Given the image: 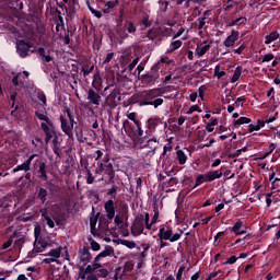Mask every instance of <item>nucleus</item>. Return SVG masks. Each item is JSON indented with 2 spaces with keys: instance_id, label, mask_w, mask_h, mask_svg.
Masks as SVG:
<instances>
[{
  "instance_id": "nucleus-18",
  "label": "nucleus",
  "mask_w": 280,
  "mask_h": 280,
  "mask_svg": "<svg viewBox=\"0 0 280 280\" xmlns=\"http://www.w3.org/2000/svg\"><path fill=\"white\" fill-rule=\"evenodd\" d=\"M47 196H49V191L43 187H36V200L40 202V205H45L47 202Z\"/></svg>"
},
{
  "instance_id": "nucleus-48",
  "label": "nucleus",
  "mask_w": 280,
  "mask_h": 280,
  "mask_svg": "<svg viewBox=\"0 0 280 280\" xmlns=\"http://www.w3.org/2000/svg\"><path fill=\"white\" fill-rule=\"evenodd\" d=\"M202 183H205L202 179V176L200 174L197 175L195 185L192 187H190L189 191H191V189H196V187H200V185H202Z\"/></svg>"
},
{
  "instance_id": "nucleus-27",
  "label": "nucleus",
  "mask_w": 280,
  "mask_h": 280,
  "mask_svg": "<svg viewBox=\"0 0 280 280\" xmlns=\"http://www.w3.org/2000/svg\"><path fill=\"white\" fill-rule=\"evenodd\" d=\"M124 27L127 30L128 34H137V26L133 21L127 20Z\"/></svg>"
},
{
  "instance_id": "nucleus-63",
  "label": "nucleus",
  "mask_w": 280,
  "mask_h": 280,
  "mask_svg": "<svg viewBox=\"0 0 280 280\" xmlns=\"http://www.w3.org/2000/svg\"><path fill=\"white\" fill-rule=\"evenodd\" d=\"M222 271H213L209 275V277L206 280H218V275H220Z\"/></svg>"
},
{
  "instance_id": "nucleus-29",
  "label": "nucleus",
  "mask_w": 280,
  "mask_h": 280,
  "mask_svg": "<svg viewBox=\"0 0 280 280\" xmlns=\"http://www.w3.org/2000/svg\"><path fill=\"white\" fill-rule=\"evenodd\" d=\"M277 38H279V32H271L269 35L265 36V45H270V43H275Z\"/></svg>"
},
{
  "instance_id": "nucleus-14",
  "label": "nucleus",
  "mask_w": 280,
  "mask_h": 280,
  "mask_svg": "<svg viewBox=\"0 0 280 280\" xmlns=\"http://www.w3.org/2000/svg\"><path fill=\"white\" fill-rule=\"evenodd\" d=\"M105 212L107 213V220H113L115 218L117 206H115V201L113 199L107 200L104 203Z\"/></svg>"
},
{
  "instance_id": "nucleus-43",
  "label": "nucleus",
  "mask_w": 280,
  "mask_h": 280,
  "mask_svg": "<svg viewBox=\"0 0 280 280\" xmlns=\"http://www.w3.org/2000/svg\"><path fill=\"white\" fill-rule=\"evenodd\" d=\"M96 272V277L102 278V279H106V277H108V269H98L95 271Z\"/></svg>"
},
{
  "instance_id": "nucleus-5",
  "label": "nucleus",
  "mask_w": 280,
  "mask_h": 280,
  "mask_svg": "<svg viewBox=\"0 0 280 280\" xmlns=\"http://www.w3.org/2000/svg\"><path fill=\"white\" fill-rule=\"evenodd\" d=\"M96 172L98 174H105L108 176V183L114 184L115 183V168L113 166V163H98V167L96 168Z\"/></svg>"
},
{
  "instance_id": "nucleus-37",
  "label": "nucleus",
  "mask_w": 280,
  "mask_h": 280,
  "mask_svg": "<svg viewBox=\"0 0 280 280\" xmlns=\"http://www.w3.org/2000/svg\"><path fill=\"white\" fill-rule=\"evenodd\" d=\"M23 82H25V79L23 78L22 73H18L13 79H12V84L14 86H19L20 84H23Z\"/></svg>"
},
{
  "instance_id": "nucleus-41",
  "label": "nucleus",
  "mask_w": 280,
  "mask_h": 280,
  "mask_svg": "<svg viewBox=\"0 0 280 280\" xmlns=\"http://www.w3.org/2000/svg\"><path fill=\"white\" fill-rule=\"evenodd\" d=\"M94 69H95V66H93V65L90 68H89V66H83L81 69L83 77L86 78V75H89L90 73H93Z\"/></svg>"
},
{
  "instance_id": "nucleus-46",
  "label": "nucleus",
  "mask_w": 280,
  "mask_h": 280,
  "mask_svg": "<svg viewBox=\"0 0 280 280\" xmlns=\"http://www.w3.org/2000/svg\"><path fill=\"white\" fill-rule=\"evenodd\" d=\"M135 269V262L130 261H126L124 265V271L125 272H132V270Z\"/></svg>"
},
{
  "instance_id": "nucleus-60",
  "label": "nucleus",
  "mask_w": 280,
  "mask_h": 280,
  "mask_svg": "<svg viewBox=\"0 0 280 280\" xmlns=\"http://www.w3.org/2000/svg\"><path fill=\"white\" fill-rule=\"evenodd\" d=\"M237 261V258L235 256H231L230 258L226 259V261L222 262V266H233Z\"/></svg>"
},
{
  "instance_id": "nucleus-52",
  "label": "nucleus",
  "mask_w": 280,
  "mask_h": 280,
  "mask_svg": "<svg viewBox=\"0 0 280 280\" xmlns=\"http://www.w3.org/2000/svg\"><path fill=\"white\" fill-rule=\"evenodd\" d=\"M244 102H246V96H240L234 102V105L236 106V108H240V106H244Z\"/></svg>"
},
{
  "instance_id": "nucleus-20",
  "label": "nucleus",
  "mask_w": 280,
  "mask_h": 280,
  "mask_svg": "<svg viewBox=\"0 0 280 280\" xmlns=\"http://www.w3.org/2000/svg\"><path fill=\"white\" fill-rule=\"evenodd\" d=\"M135 135L133 137H138L141 141V143H143V139H145V137H143V128L141 125V120H135Z\"/></svg>"
},
{
  "instance_id": "nucleus-6",
  "label": "nucleus",
  "mask_w": 280,
  "mask_h": 280,
  "mask_svg": "<svg viewBox=\"0 0 280 280\" xmlns=\"http://www.w3.org/2000/svg\"><path fill=\"white\" fill-rule=\"evenodd\" d=\"M145 229V223L143 222V214L137 217L131 225V235L135 237L142 235Z\"/></svg>"
},
{
  "instance_id": "nucleus-30",
  "label": "nucleus",
  "mask_w": 280,
  "mask_h": 280,
  "mask_svg": "<svg viewBox=\"0 0 280 280\" xmlns=\"http://www.w3.org/2000/svg\"><path fill=\"white\" fill-rule=\"evenodd\" d=\"M84 165H85V172H86V174H88L86 184H88V185H93V183H95V177L93 176V173H92L91 170L89 168V163L85 162Z\"/></svg>"
},
{
  "instance_id": "nucleus-15",
  "label": "nucleus",
  "mask_w": 280,
  "mask_h": 280,
  "mask_svg": "<svg viewBox=\"0 0 280 280\" xmlns=\"http://www.w3.org/2000/svg\"><path fill=\"white\" fill-rule=\"evenodd\" d=\"M37 174H38L37 178H39V180H44V182L49 180V176L47 175V163H45L44 161L38 162Z\"/></svg>"
},
{
  "instance_id": "nucleus-50",
  "label": "nucleus",
  "mask_w": 280,
  "mask_h": 280,
  "mask_svg": "<svg viewBox=\"0 0 280 280\" xmlns=\"http://www.w3.org/2000/svg\"><path fill=\"white\" fill-rule=\"evenodd\" d=\"M137 65H139V57H136L132 62H130L127 67L128 71L131 73V71H133V69L137 67Z\"/></svg>"
},
{
  "instance_id": "nucleus-11",
  "label": "nucleus",
  "mask_w": 280,
  "mask_h": 280,
  "mask_svg": "<svg viewBox=\"0 0 280 280\" xmlns=\"http://www.w3.org/2000/svg\"><path fill=\"white\" fill-rule=\"evenodd\" d=\"M79 259L83 266L90 264L91 259H93V255H91V247L83 246V248L79 250Z\"/></svg>"
},
{
  "instance_id": "nucleus-39",
  "label": "nucleus",
  "mask_w": 280,
  "mask_h": 280,
  "mask_svg": "<svg viewBox=\"0 0 280 280\" xmlns=\"http://www.w3.org/2000/svg\"><path fill=\"white\" fill-rule=\"evenodd\" d=\"M100 215H102V213L97 212L95 217H92L90 219V229H95V226H97V221L100 220Z\"/></svg>"
},
{
  "instance_id": "nucleus-47",
  "label": "nucleus",
  "mask_w": 280,
  "mask_h": 280,
  "mask_svg": "<svg viewBox=\"0 0 280 280\" xmlns=\"http://www.w3.org/2000/svg\"><path fill=\"white\" fill-rule=\"evenodd\" d=\"M153 212H154V215L152 217L151 222L152 224H156L159 220V206H156V203H154Z\"/></svg>"
},
{
  "instance_id": "nucleus-49",
  "label": "nucleus",
  "mask_w": 280,
  "mask_h": 280,
  "mask_svg": "<svg viewBox=\"0 0 280 280\" xmlns=\"http://www.w3.org/2000/svg\"><path fill=\"white\" fill-rule=\"evenodd\" d=\"M67 116L69 118V122L75 126V116L73 115V112L71 109L67 108L66 109Z\"/></svg>"
},
{
  "instance_id": "nucleus-34",
  "label": "nucleus",
  "mask_w": 280,
  "mask_h": 280,
  "mask_svg": "<svg viewBox=\"0 0 280 280\" xmlns=\"http://www.w3.org/2000/svg\"><path fill=\"white\" fill-rule=\"evenodd\" d=\"M177 160L179 165H185L187 163V155L183 150L177 151Z\"/></svg>"
},
{
  "instance_id": "nucleus-53",
  "label": "nucleus",
  "mask_w": 280,
  "mask_h": 280,
  "mask_svg": "<svg viewBox=\"0 0 280 280\" xmlns=\"http://www.w3.org/2000/svg\"><path fill=\"white\" fill-rule=\"evenodd\" d=\"M90 244H91L92 250H94L96 253H97V250H101V248H102V246L100 245V243H97V241L91 240Z\"/></svg>"
},
{
  "instance_id": "nucleus-28",
  "label": "nucleus",
  "mask_w": 280,
  "mask_h": 280,
  "mask_svg": "<svg viewBox=\"0 0 280 280\" xmlns=\"http://www.w3.org/2000/svg\"><path fill=\"white\" fill-rule=\"evenodd\" d=\"M246 18L241 16L238 19L232 20L226 24V27H235V25H246Z\"/></svg>"
},
{
  "instance_id": "nucleus-26",
  "label": "nucleus",
  "mask_w": 280,
  "mask_h": 280,
  "mask_svg": "<svg viewBox=\"0 0 280 280\" xmlns=\"http://www.w3.org/2000/svg\"><path fill=\"white\" fill-rule=\"evenodd\" d=\"M37 54L40 56L43 62H51V60H54V57L50 55H47L43 47H39L37 49Z\"/></svg>"
},
{
  "instance_id": "nucleus-55",
  "label": "nucleus",
  "mask_w": 280,
  "mask_h": 280,
  "mask_svg": "<svg viewBox=\"0 0 280 280\" xmlns=\"http://www.w3.org/2000/svg\"><path fill=\"white\" fill-rule=\"evenodd\" d=\"M116 5H119V0H113L105 2V8L114 9Z\"/></svg>"
},
{
  "instance_id": "nucleus-36",
  "label": "nucleus",
  "mask_w": 280,
  "mask_h": 280,
  "mask_svg": "<svg viewBox=\"0 0 280 280\" xmlns=\"http://www.w3.org/2000/svg\"><path fill=\"white\" fill-rule=\"evenodd\" d=\"M211 49V45L207 44L203 47H197L196 51H197V56H199V58H202V56H205V54H207V51Z\"/></svg>"
},
{
  "instance_id": "nucleus-21",
  "label": "nucleus",
  "mask_w": 280,
  "mask_h": 280,
  "mask_svg": "<svg viewBox=\"0 0 280 280\" xmlns=\"http://www.w3.org/2000/svg\"><path fill=\"white\" fill-rule=\"evenodd\" d=\"M122 130H125L127 137H130V139L135 137V127H132V125L130 124V120L128 119L124 120Z\"/></svg>"
},
{
  "instance_id": "nucleus-10",
  "label": "nucleus",
  "mask_w": 280,
  "mask_h": 280,
  "mask_svg": "<svg viewBox=\"0 0 280 280\" xmlns=\"http://www.w3.org/2000/svg\"><path fill=\"white\" fill-rule=\"evenodd\" d=\"M59 121L61 124V130L63 133L67 135V137H69L71 139V137H73V124L70 122L69 120H67V118H65V116L60 115L59 117Z\"/></svg>"
},
{
  "instance_id": "nucleus-57",
  "label": "nucleus",
  "mask_w": 280,
  "mask_h": 280,
  "mask_svg": "<svg viewBox=\"0 0 280 280\" xmlns=\"http://www.w3.org/2000/svg\"><path fill=\"white\" fill-rule=\"evenodd\" d=\"M246 43H243L238 48L234 49V54H237V56H242L244 54V49H246Z\"/></svg>"
},
{
  "instance_id": "nucleus-7",
  "label": "nucleus",
  "mask_w": 280,
  "mask_h": 280,
  "mask_svg": "<svg viewBox=\"0 0 280 280\" xmlns=\"http://www.w3.org/2000/svg\"><path fill=\"white\" fill-rule=\"evenodd\" d=\"M172 33V28L164 27L161 28H150L147 33V37L149 40H155V38H160V36H170Z\"/></svg>"
},
{
  "instance_id": "nucleus-62",
  "label": "nucleus",
  "mask_w": 280,
  "mask_h": 280,
  "mask_svg": "<svg viewBox=\"0 0 280 280\" xmlns=\"http://www.w3.org/2000/svg\"><path fill=\"white\" fill-rule=\"evenodd\" d=\"M270 60H275V55H272V52L266 54L262 57L261 62H270Z\"/></svg>"
},
{
  "instance_id": "nucleus-44",
  "label": "nucleus",
  "mask_w": 280,
  "mask_h": 280,
  "mask_svg": "<svg viewBox=\"0 0 280 280\" xmlns=\"http://www.w3.org/2000/svg\"><path fill=\"white\" fill-rule=\"evenodd\" d=\"M214 75L218 78V80L224 78L226 75V71H220V66H215L214 68Z\"/></svg>"
},
{
  "instance_id": "nucleus-58",
  "label": "nucleus",
  "mask_w": 280,
  "mask_h": 280,
  "mask_svg": "<svg viewBox=\"0 0 280 280\" xmlns=\"http://www.w3.org/2000/svg\"><path fill=\"white\" fill-rule=\"evenodd\" d=\"M86 265H82L79 267V277L80 279H86V275H89L88 272H85V267Z\"/></svg>"
},
{
  "instance_id": "nucleus-17",
  "label": "nucleus",
  "mask_w": 280,
  "mask_h": 280,
  "mask_svg": "<svg viewBox=\"0 0 280 280\" xmlns=\"http://www.w3.org/2000/svg\"><path fill=\"white\" fill-rule=\"evenodd\" d=\"M244 221L237 220L232 228H230L231 233H234V235H246V230H243Z\"/></svg>"
},
{
  "instance_id": "nucleus-61",
  "label": "nucleus",
  "mask_w": 280,
  "mask_h": 280,
  "mask_svg": "<svg viewBox=\"0 0 280 280\" xmlns=\"http://www.w3.org/2000/svg\"><path fill=\"white\" fill-rule=\"evenodd\" d=\"M167 187H174V185H178V178L177 177H171L166 182Z\"/></svg>"
},
{
  "instance_id": "nucleus-35",
  "label": "nucleus",
  "mask_w": 280,
  "mask_h": 280,
  "mask_svg": "<svg viewBox=\"0 0 280 280\" xmlns=\"http://www.w3.org/2000/svg\"><path fill=\"white\" fill-rule=\"evenodd\" d=\"M240 78H242V67H236L234 74L231 79L232 84H235V82H237V80H240Z\"/></svg>"
},
{
  "instance_id": "nucleus-24",
  "label": "nucleus",
  "mask_w": 280,
  "mask_h": 280,
  "mask_svg": "<svg viewBox=\"0 0 280 280\" xmlns=\"http://www.w3.org/2000/svg\"><path fill=\"white\" fill-rule=\"evenodd\" d=\"M159 80V74H147L144 77V82L148 86H154Z\"/></svg>"
},
{
  "instance_id": "nucleus-1",
  "label": "nucleus",
  "mask_w": 280,
  "mask_h": 280,
  "mask_svg": "<svg viewBox=\"0 0 280 280\" xmlns=\"http://www.w3.org/2000/svg\"><path fill=\"white\" fill-rule=\"evenodd\" d=\"M35 116L39 121H45L40 124V128L45 135V143H49L52 140V145L58 147V135L56 133V127L54 126V121L49 119V117L40 112H35Z\"/></svg>"
},
{
  "instance_id": "nucleus-23",
  "label": "nucleus",
  "mask_w": 280,
  "mask_h": 280,
  "mask_svg": "<svg viewBox=\"0 0 280 280\" xmlns=\"http://www.w3.org/2000/svg\"><path fill=\"white\" fill-rule=\"evenodd\" d=\"M38 244L40 245L39 247L36 245V241L34 242V249L28 253V257H34V253H43L40 248H47L49 246V243L45 241H38Z\"/></svg>"
},
{
  "instance_id": "nucleus-25",
  "label": "nucleus",
  "mask_w": 280,
  "mask_h": 280,
  "mask_svg": "<svg viewBox=\"0 0 280 280\" xmlns=\"http://www.w3.org/2000/svg\"><path fill=\"white\" fill-rule=\"evenodd\" d=\"M156 145H159V140L156 139V137H153L145 142L143 148H149L150 150H152V152H155Z\"/></svg>"
},
{
  "instance_id": "nucleus-40",
  "label": "nucleus",
  "mask_w": 280,
  "mask_h": 280,
  "mask_svg": "<svg viewBox=\"0 0 280 280\" xmlns=\"http://www.w3.org/2000/svg\"><path fill=\"white\" fill-rule=\"evenodd\" d=\"M117 189H119V187H117V185H112L110 189H107V196H112V198H117Z\"/></svg>"
},
{
  "instance_id": "nucleus-9",
  "label": "nucleus",
  "mask_w": 280,
  "mask_h": 280,
  "mask_svg": "<svg viewBox=\"0 0 280 280\" xmlns=\"http://www.w3.org/2000/svg\"><path fill=\"white\" fill-rule=\"evenodd\" d=\"M159 127V119L155 118H149L145 122V131H144V139H148V137H152L154 132H156V128Z\"/></svg>"
},
{
  "instance_id": "nucleus-19",
  "label": "nucleus",
  "mask_w": 280,
  "mask_h": 280,
  "mask_svg": "<svg viewBox=\"0 0 280 280\" xmlns=\"http://www.w3.org/2000/svg\"><path fill=\"white\" fill-rule=\"evenodd\" d=\"M115 256V248L110 245H106L104 250L101 252L98 255L95 257V261H100V259H104V257H114Z\"/></svg>"
},
{
  "instance_id": "nucleus-4",
  "label": "nucleus",
  "mask_w": 280,
  "mask_h": 280,
  "mask_svg": "<svg viewBox=\"0 0 280 280\" xmlns=\"http://www.w3.org/2000/svg\"><path fill=\"white\" fill-rule=\"evenodd\" d=\"M16 54L20 58H27V56H32L34 54V43L26 39H18L16 43Z\"/></svg>"
},
{
  "instance_id": "nucleus-42",
  "label": "nucleus",
  "mask_w": 280,
  "mask_h": 280,
  "mask_svg": "<svg viewBox=\"0 0 280 280\" xmlns=\"http://www.w3.org/2000/svg\"><path fill=\"white\" fill-rule=\"evenodd\" d=\"M56 13H57V19L59 25H61V30H65V18H62V12H60V10L56 9Z\"/></svg>"
},
{
  "instance_id": "nucleus-32",
  "label": "nucleus",
  "mask_w": 280,
  "mask_h": 280,
  "mask_svg": "<svg viewBox=\"0 0 280 280\" xmlns=\"http://www.w3.org/2000/svg\"><path fill=\"white\" fill-rule=\"evenodd\" d=\"M62 254V246H59L55 249H50L47 254L49 257H54V259H60V255Z\"/></svg>"
},
{
  "instance_id": "nucleus-13",
  "label": "nucleus",
  "mask_w": 280,
  "mask_h": 280,
  "mask_svg": "<svg viewBox=\"0 0 280 280\" xmlns=\"http://www.w3.org/2000/svg\"><path fill=\"white\" fill-rule=\"evenodd\" d=\"M34 159H36V154L30 155L28 159L24 163H22L13 168V174H16V172H30V167H31L32 161H34Z\"/></svg>"
},
{
  "instance_id": "nucleus-38",
  "label": "nucleus",
  "mask_w": 280,
  "mask_h": 280,
  "mask_svg": "<svg viewBox=\"0 0 280 280\" xmlns=\"http://www.w3.org/2000/svg\"><path fill=\"white\" fill-rule=\"evenodd\" d=\"M42 218H44V220H46V223L49 226V229H54V226H56V223H54V220H51L49 218V215H47V211L42 213Z\"/></svg>"
},
{
  "instance_id": "nucleus-8",
  "label": "nucleus",
  "mask_w": 280,
  "mask_h": 280,
  "mask_svg": "<svg viewBox=\"0 0 280 280\" xmlns=\"http://www.w3.org/2000/svg\"><path fill=\"white\" fill-rule=\"evenodd\" d=\"M200 175L202 176L203 183H213V180H218V178H222V176H224V173H222V170H217V171H209Z\"/></svg>"
},
{
  "instance_id": "nucleus-33",
  "label": "nucleus",
  "mask_w": 280,
  "mask_h": 280,
  "mask_svg": "<svg viewBox=\"0 0 280 280\" xmlns=\"http://www.w3.org/2000/svg\"><path fill=\"white\" fill-rule=\"evenodd\" d=\"M118 244H121V246H126L127 248H137V243L135 241H128V240H118Z\"/></svg>"
},
{
  "instance_id": "nucleus-64",
  "label": "nucleus",
  "mask_w": 280,
  "mask_h": 280,
  "mask_svg": "<svg viewBox=\"0 0 280 280\" xmlns=\"http://www.w3.org/2000/svg\"><path fill=\"white\" fill-rule=\"evenodd\" d=\"M183 272H185V266H182L177 270L176 280L183 279Z\"/></svg>"
},
{
  "instance_id": "nucleus-16",
  "label": "nucleus",
  "mask_w": 280,
  "mask_h": 280,
  "mask_svg": "<svg viewBox=\"0 0 280 280\" xmlns=\"http://www.w3.org/2000/svg\"><path fill=\"white\" fill-rule=\"evenodd\" d=\"M88 100L94 106H100V104L102 103V96L100 95V93L95 92V90L93 89H90L88 91Z\"/></svg>"
},
{
  "instance_id": "nucleus-31",
  "label": "nucleus",
  "mask_w": 280,
  "mask_h": 280,
  "mask_svg": "<svg viewBox=\"0 0 280 280\" xmlns=\"http://www.w3.org/2000/svg\"><path fill=\"white\" fill-rule=\"evenodd\" d=\"M253 121L248 117H240L238 119L234 120L233 126L234 128H238V126H244V124H250Z\"/></svg>"
},
{
  "instance_id": "nucleus-45",
  "label": "nucleus",
  "mask_w": 280,
  "mask_h": 280,
  "mask_svg": "<svg viewBox=\"0 0 280 280\" xmlns=\"http://www.w3.org/2000/svg\"><path fill=\"white\" fill-rule=\"evenodd\" d=\"M141 24L144 25V27H152V22L150 21V15L145 14L142 16Z\"/></svg>"
},
{
  "instance_id": "nucleus-3",
  "label": "nucleus",
  "mask_w": 280,
  "mask_h": 280,
  "mask_svg": "<svg viewBox=\"0 0 280 280\" xmlns=\"http://www.w3.org/2000/svg\"><path fill=\"white\" fill-rule=\"evenodd\" d=\"M159 240H166L167 242H178L183 237V230H179V233L174 234V230L170 226L162 225L159 229L158 233Z\"/></svg>"
},
{
  "instance_id": "nucleus-54",
  "label": "nucleus",
  "mask_w": 280,
  "mask_h": 280,
  "mask_svg": "<svg viewBox=\"0 0 280 280\" xmlns=\"http://www.w3.org/2000/svg\"><path fill=\"white\" fill-rule=\"evenodd\" d=\"M248 150V147H243L242 149H238L235 151L234 154L230 155V159H235L242 154V152H246Z\"/></svg>"
},
{
  "instance_id": "nucleus-22",
  "label": "nucleus",
  "mask_w": 280,
  "mask_h": 280,
  "mask_svg": "<svg viewBox=\"0 0 280 280\" xmlns=\"http://www.w3.org/2000/svg\"><path fill=\"white\" fill-rule=\"evenodd\" d=\"M180 47H183V42L180 39H172L166 54H174V51H176V49H180Z\"/></svg>"
},
{
  "instance_id": "nucleus-2",
  "label": "nucleus",
  "mask_w": 280,
  "mask_h": 280,
  "mask_svg": "<svg viewBox=\"0 0 280 280\" xmlns=\"http://www.w3.org/2000/svg\"><path fill=\"white\" fill-rule=\"evenodd\" d=\"M163 95V91L161 89H151L141 96L140 100L135 101L133 104H138V106H153L154 108H159V106H163V98H159Z\"/></svg>"
},
{
  "instance_id": "nucleus-51",
  "label": "nucleus",
  "mask_w": 280,
  "mask_h": 280,
  "mask_svg": "<svg viewBox=\"0 0 280 280\" xmlns=\"http://www.w3.org/2000/svg\"><path fill=\"white\" fill-rule=\"evenodd\" d=\"M192 113H202V109L198 105H192L187 110V115H191Z\"/></svg>"
},
{
  "instance_id": "nucleus-59",
  "label": "nucleus",
  "mask_w": 280,
  "mask_h": 280,
  "mask_svg": "<svg viewBox=\"0 0 280 280\" xmlns=\"http://www.w3.org/2000/svg\"><path fill=\"white\" fill-rule=\"evenodd\" d=\"M191 183H194V178L185 175L183 180H182V184L183 185H188V187H191Z\"/></svg>"
},
{
  "instance_id": "nucleus-12",
  "label": "nucleus",
  "mask_w": 280,
  "mask_h": 280,
  "mask_svg": "<svg viewBox=\"0 0 280 280\" xmlns=\"http://www.w3.org/2000/svg\"><path fill=\"white\" fill-rule=\"evenodd\" d=\"M240 40V31L232 30L231 35H229L223 42L224 47H235V43Z\"/></svg>"
},
{
  "instance_id": "nucleus-56",
  "label": "nucleus",
  "mask_w": 280,
  "mask_h": 280,
  "mask_svg": "<svg viewBox=\"0 0 280 280\" xmlns=\"http://www.w3.org/2000/svg\"><path fill=\"white\" fill-rule=\"evenodd\" d=\"M205 91H207V85H200L198 89V93L202 102H205Z\"/></svg>"
}]
</instances>
